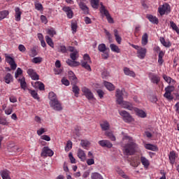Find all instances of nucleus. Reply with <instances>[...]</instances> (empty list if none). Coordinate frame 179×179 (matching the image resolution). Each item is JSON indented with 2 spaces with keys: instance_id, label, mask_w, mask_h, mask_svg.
<instances>
[{
  "instance_id": "b1692460",
  "label": "nucleus",
  "mask_w": 179,
  "mask_h": 179,
  "mask_svg": "<svg viewBox=\"0 0 179 179\" xmlns=\"http://www.w3.org/2000/svg\"><path fill=\"white\" fill-rule=\"evenodd\" d=\"M100 5H101V8H99L100 13H101V15H103L104 16H106V17H108V16H109L110 15V13L107 9H106V6H104V5H103L102 3H100Z\"/></svg>"
},
{
  "instance_id": "e433bc0d",
  "label": "nucleus",
  "mask_w": 179,
  "mask_h": 179,
  "mask_svg": "<svg viewBox=\"0 0 179 179\" xmlns=\"http://www.w3.org/2000/svg\"><path fill=\"white\" fill-rule=\"evenodd\" d=\"M113 31H114L115 40L117 44H121V42L122 41V38H121V36H120V35H118V30L114 29Z\"/></svg>"
},
{
  "instance_id": "6e6d98bb",
  "label": "nucleus",
  "mask_w": 179,
  "mask_h": 179,
  "mask_svg": "<svg viewBox=\"0 0 179 179\" xmlns=\"http://www.w3.org/2000/svg\"><path fill=\"white\" fill-rule=\"evenodd\" d=\"M71 149H72V141H67V143L66 145L65 150H66V152H69V150H71Z\"/></svg>"
},
{
  "instance_id": "f3484780",
  "label": "nucleus",
  "mask_w": 179,
  "mask_h": 179,
  "mask_svg": "<svg viewBox=\"0 0 179 179\" xmlns=\"http://www.w3.org/2000/svg\"><path fill=\"white\" fill-rule=\"evenodd\" d=\"M100 127L102 131H108L110 129V123L107 120H103L100 122Z\"/></svg>"
},
{
  "instance_id": "bf43d9fd",
  "label": "nucleus",
  "mask_w": 179,
  "mask_h": 179,
  "mask_svg": "<svg viewBox=\"0 0 179 179\" xmlns=\"http://www.w3.org/2000/svg\"><path fill=\"white\" fill-rule=\"evenodd\" d=\"M84 61L83 62H87V63H92V60L90 59V56L89 55L85 54L84 55Z\"/></svg>"
},
{
  "instance_id": "6e6552de",
  "label": "nucleus",
  "mask_w": 179,
  "mask_h": 179,
  "mask_svg": "<svg viewBox=\"0 0 179 179\" xmlns=\"http://www.w3.org/2000/svg\"><path fill=\"white\" fill-rule=\"evenodd\" d=\"M27 73H28L32 80H38V79H40V76H38V74H37L36 71L33 69H29L27 71Z\"/></svg>"
},
{
  "instance_id": "20e7f679",
  "label": "nucleus",
  "mask_w": 179,
  "mask_h": 179,
  "mask_svg": "<svg viewBox=\"0 0 179 179\" xmlns=\"http://www.w3.org/2000/svg\"><path fill=\"white\" fill-rule=\"evenodd\" d=\"M136 148V144L134 142H130L129 143H127L124 147V152L126 153V155H134L135 153V148Z\"/></svg>"
},
{
  "instance_id": "49530a36",
  "label": "nucleus",
  "mask_w": 179,
  "mask_h": 179,
  "mask_svg": "<svg viewBox=\"0 0 179 179\" xmlns=\"http://www.w3.org/2000/svg\"><path fill=\"white\" fill-rule=\"evenodd\" d=\"M29 93H30L31 96H32L35 99L39 100L40 98L38 97V94L35 90H28Z\"/></svg>"
},
{
  "instance_id": "09e8293b",
  "label": "nucleus",
  "mask_w": 179,
  "mask_h": 179,
  "mask_svg": "<svg viewBox=\"0 0 179 179\" xmlns=\"http://www.w3.org/2000/svg\"><path fill=\"white\" fill-rule=\"evenodd\" d=\"M146 17H148V20H150L151 23H155L157 24V19H156V17H154L152 15H147Z\"/></svg>"
},
{
  "instance_id": "aec40b11",
  "label": "nucleus",
  "mask_w": 179,
  "mask_h": 179,
  "mask_svg": "<svg viewBox=\"0 0 179 179\" xmlns=\"http://www.w3.org/2000/svg\"><path fill=\"white\" fill-rule=\"evenodd\" d=\"M148 43H149V35L148 33H145L141 38V45L145 47V45H148Z\"/></svg>"
},
{
  "instance_id": "0eeeda50",
  "label": "nucleus",
  "mask_w": 179,
  "mask_h": 179,
  "mask_svg": "<svg viewBox=\"0 0 179 179\" xmlns=\"http://www.w3.org/2000/svg\"><path fill=\"white\" fill-rule=\"evenodd\" d=\"M82 92L83 93H84V96H85V97L88 100H93V99H94V96L93 95V93L89 88L86 87H83L82 88Z\"/></svg>"
},
{
  "instance_id": "a878e982",
  "label": "nucleus",
  "mask_w": 179,
  "mask_h": 179,
  "mask_svg": "<svg viewBox=\"0 0 179 179\" xmlns=\"http://www.w3.org/2000/svg\"><path fill=\"white\" fill-rule=\"evenodd\" d=\"M141 162L145 169H149V166H150L149 159H146L145 157H141Z\"/></svg>"
},
{
  "instance_id": "69168bd1",
  "label": "nucleus",
  "mask_w": 179,
  "mask_h": 179,
  "mask_svg": "<svg viewBox=\"0 0 179 179\" xmlns=\"http://www.w3.org/2000/svg\"><path fill=\"white\" fill-rule=\"evenodd\" d=\"M62 85H64V86H69V85L71 84V83H69V80L66 78H63L62 79Z\"/></svg>"
},
{
  "instance_id": "7c9ffc66",
  "label": "nucleus",
  "mask_w": 179,
  "mask_h": 179,
  "mask_svg": "<svg viewBox=\"0 0 179 179\" xmlns=\"http://www.w3.org/2000/svg\"><path fill=\"white\" fill-rule=\"evenodd\" d=\"M105 136H107L108 139H110L113 142H115V136H114L113 131H106L105 132Z\"/></svg>"
},
{
  "instance_id": "423d86ee",
  "label": "nucleus",
  "mask_w": 179,
  "mask_h": 179,
  "mask_svg": "<svg viewBox=\"0 0 179 179\" xmlns=\"http://www.w3.org/2000/svg\"><path fill=\"white\" fill-rule=\"evenodd\" d=\"M119 114L125 122H132V116L126 110L119 111Z\"/></svg>"
},
{
  "instance_id": "cd10ccee",
  "label": "nucleus",
  "mask_w": 179,
  "mask_h": 179,
  "mask_svg": "<svg viewBox=\"0 0 179 179\" xmlns=\"http://www.w3.org/2000/svg\"><path fill=\"white\" fill-rule=\"evenodd\" d=\"M110 48L113 52H116L117 54H120L121 52V49L118 47V45L111 43L110 45Z\"/></svg>"
},
{
  "instance_id": "4be33fe9",
  "label": "nucleus",
  "mask_w": 179,
  "mask_h": 179,
  "mask_svg": "<svg viewBox=\"0 0 179 179\" xmlns=\"http://www.w3.org/2000/svg\"><path fill=\"white\" fill-rule=\"evenodd\" d=\"M15 17L16 22H20L21 20V16H22V11L20 10V8L19 7H16L15 8Z\"/></svg>"
},
{
  "instance_id": "9b49d317",
  "label": "nucleus",
  "mask_w": 179,
  "mask_h": 179,
  "mask_svg": "<svg viewBox=\"0 0 179 179\" xmlns=\"http://www.w3.org/2000/svg\"><path fill=\"white\" fill-rule=\"evenodd\" d=\"M41 156H49L50 157L54 156V151L48 147H44L41 152Z\"/></svg>"
},
{
  "instance_id": "79ce46f5",
  "label": "nucleus",
  "mask_w": 179,
  "mask_h": 179,
  "mask_svg": "<svg viewBox=\"0 0 179 179\" xmlns=\"http://www.w3.org/2000/svg\"><path fill=\"white\" fill-rule=\"evenodd\" d=\"M45 41L47 44H48L50 47H51L52 48H54V42L52 41V39L49 36H45Z\"/></svg>"
},
{
  "instance_id": "393cba45",
  "label": "nucleus",
  "mask_w": 179,
  "mask_h": 179,
  "mask_svg": "<svg viewBox=\"0 0 179 179\" xmlns=\"http://www.w3.org/2000/svg\"><path fill=\"white\" fill-rule=\"evenodd\" d=\"M124 73L127 75V76H131V78H135L136 74L133 71H131L128 67L124 68Z\"/></svg>"
},
{
  "instance_id": "1a4fd4ad",
  "label": "nucleus",
  "mask_w": 179,
  "mask_h": 179,
  "mask_svg": "<svg viewBox=\"0 0 179 179\" xmlns=\"http://www.w3.org/2000/svg\"><path fill=\"white\" fill-rule=\"evenodd\" d=\"M50 105L51 107H52L53 110H55L56 111H61V110H62V106L58 99L56 101H50Z\"/></svg>"
},
{
  "instance_id": "6ab92c4d",
  "label": "nucleus",
  "mask_w": 179,
  "mask_h": 179,
  "mask_svg": "<svg viewBox=\"0 0 179 179\" xmlns=\"http://www.w3.org/2000/svg\"><path fill=\"white\" fill-rule=\"evenodd\" d=\"M169 163L173 166L174 165V163H176V158L177 157V155H176V152L171 151L169 155Z\"/></svg>"
},
{
  "instance_id": "de8ad7c7",
  "label": "nucleus",
  "mask_w": 179,
  "mask_h": 179,
  "mask_svg": "<svg viewBox=\"0 0 179 179\" xmlns=\"http://www.w3.org/2000/svg\"><path fill=\"white\" fill-rule=\"evenodd\" d=\"M164 97L168 99L169 101H173V100L174 99V96H173L171 93H169V92H165L164 94Z\"/></svg>"
},
{
  "instance_id": "f704fd0d",
  "label": "nucleus",
  "mask_w": 179,
  "mask_h": 179,
  "mask_svg": "<svg viewBox=\"0 0 179 179\" xmlns=\"http://www.w3.org/2000/svg\"><path fill=\"white\" fill-rule=\"evenodd\" d=\"M71 72L72 75L69 76V79L71 82V85H76V83H78V78H76V76L72 71Z\"/></svg>"
},
{
  "instance_id": "a211bd4d",
  "label": "nucleus",
  "mask_w": 179,
  "mask_h": 179,
  "mask_svg": "<svg viewBox=\"0 0 179 179\" xmlns=\"http://www.w3.org/2000/svg\"><path fill=\"white\" fill-rule=\"evenodd\" d=\"M133 110L135 111L136 115L141 117V118L146 117V113H145V111H143V110H141L138 108H134Z\"/></svg>"
},
{
  "instance_id": "412c9836",
  "label": "nucleus",
  "mask_w": 179,
  "mask_h": 179,
  "mask_svg": "<svg viewBox=\"0 0 179 179\" xmlns=\"http://www.w3.org/2000/svg\"><path fill=\"white\" fill-rule=\"evenodd\" d=\"M159 41L166 48H170V47H171V42H170V41H166L164 37H160Z\"/></svg>"
},
{
  "instance_id": "39448f33",
  "label": "nucleus",
  "mask_w": 179,
  "mask_h": 179,
  "mask_svg": "<svg viewBox=\"0 0 179 179\" xmlns=\"http://www.w3.org/2000/svg\"><path fill=\"white\" fill-rule=\"evenodd\" d=\"M6 61L9 65L10 66V68L13 71H15L16 68H17V64H16V62H15V59H13L12 57L5 55Z\"/></svg>"
},
{
  "instance_id": "58836bf2",
  "label": "nucleus",
  "mask_w": 179,
  "mask_h": 179,
  "mask_svg": "<svg viewBox=\"0 0 179 179\" xmlns=\"http://www.w3.org/2000/svg\"><path fill=\"white\" fill-rule=\"evenodd\" d=\"M170 26L171 29L177 33V34H179V28L177 27V24L174 22L171 21Z\"/></svg>"
},
{
  "instance_id": "0e129e2a",
  "label": "nucleus",
  "mask_w": 179,
  "mask_h": 179,
  "mask_svg": "<svg viewBox=\"0 0 179 179\" xmlns=\"http://www.w3.org/2000/svg\"><path fill=\"white\" fill-rule=\"evenodd\" d=\"M96 93L99 97V99H103V97H104V92L102 90H96Z\"/></svg>"
},
{
  "instance_id": "72a5a7b5",
  "label": "nucleus",
  "mask_w": 179,
  "mask_h": 179,
  "mask_svg": "<svg viewBox=\"0 0 179 179\" xmlns=\"http://www.w3.org/2000/svg\"><path fill=\"white\" fill-rule=\"evenodd\" d=\"M80 145L82 146V148H83V149H87V148L90 146V141L87 140H81Z\"/></svg>"
},
{
  "instance_id": "f257e3e1",
  "label": "nucleus",
  "mask_w": 179,
  "mask_h": 179,
  "mask_svg": "<svg viewBox=\"0 0 179 179\" xmlns=\"http://www.w3.org/2000/svg\"><path fill=\"white\" fill-rule=\"evenodd\" d=\"M116 103L117 104H119L121 106L122 108H126L127 110H129L130 111L134 110V106H132V103L124 101V91L121 90L120 89L116 90Z\"/></svg>"
},
{
  "instance_id": "774afa93",
  "label": "nucleus",
  "mask_w": 179,
  "mask_h": 179,
  "mask_svg": "<svg viewBox=\"0 0 179 179\" xmlns=\"http://www.w3.org/2000/svg\"><path fill=\"white\" fill-rule=\"evenodd\" d=\"M59 52H62L63 54H65V52H66V47L64 45L59 46Z\"/></svg>"
},
{
  "instance_id": "a18cd8bd",
  "label": "nucleus",
  "mask_w": 179,
  "mask_h": 179,
  "mask_svg": "<svg viewBox=\"0 0 179 179\" xmlns=\"http://www.w3.org/2000/svg\"><path fill=\"white\" fill-rule=\"evenodd\" d=\"M163 78L165 80V82H166L167 83H176L175 80H173V78L166 75L163 76Z\"/></svg>"
},
{
  "instance_id": "8fccbe9b",
  "label": "nucleus",
  "mask_w": 179,
  "mask_h": 179,
  "mask_svg": "<svg viewBox=\"0 0 179 179\" xmlns=\"http://www.w3.org/2000/svg\"><path fill=\"white\" fill-rule=\"evenodd\" d=\"M33 64H41L43 62V57H36L32 59Z\"/></svg>"
},
{
  "instance_id": "e2e57ef3",
  "label": "nucleus",
  "mask_w": 179,
  "mask_h": 179,
  "mask_svg": "<svg viewBox=\"0 0 179 179\" xmlns=\"http://www.w3.org/2000/svg\"><path fill=\"white\" fill-rule=\"evenodd\" d=\"M22 73H23V71L22 70V69L17 68L15 73V78L17 79V78H19V76L22 75Z\"/></svg>"
},
{
  "instance_id": "7ed1b4c3",
  "label": "nucleus",
  "mask_w": 179,
  "mask_h": 179,
  "mask_svg": "<svg viewBox=\"0 0 179 179\" xmlns=\"http://www.w3.org/2000/svg\"><path fill=\"white\" fill-rule=\"evenodd\" d=\"M158 12L160 16H164V15H169L171 12V7L170 4L166 3L162 6H159L158 8Z\"/></svg>"
},
{
  "instance_id": "4c0bfd02",
  "label": "nucleus",
  "mask_w": 179,
  "mask_h": 179,
  "mask_svg": "<svg viewBox=\"0 0 179 179\" xmlns=\"http://www.w3.org/2000/svg\"><path fill=\"white\" fill-rule=\"evenodd\" d=\"M18 81L20 83L21 88L23 89V90H26V87H27V84L26 83V80L24 79V77L22 78H20Z\"/></svg>"
},
{
  "instance_id": "c9c22d12",
  "label": "nucleus",
  "mask_w": 179,
  "mask_h": 179,
  "mask_svg": "<svg viewBox=\"0 0 179 179\" xmlns=\"http://www.w3.org/2000/svg\"><path fill=\"white\" fill-rule=\"evenodd\" d=\"M72 91L75 94L76 97H78L79 96V92H80V89H79V87L76 85V84H74L72 87Z\"/></svg>"
},
{
  "instance_id": "4468645a",
  "label": "nucleus",
  "mask_w": 179,
  "mask_h": 179,
  "mask_svg": "<svg viewBox=\"0 0 179 179\" xmlns=\"http://www.w3.org/2000/svg\"><path fill=\"white\" fill-rule=\"evenodd\" d=\"M157 50L159 51L158 55V63L159 65H163V63L164 62V59H163V57H164L166 54V51L160 50V48L157 47Z\"/></svg>"
},
{
  "instance_id": "c85d7f7f",
  "label": "nucleus",
  "mask_w": 179,
  "mask_h": 179,
  "mask_svg": "<svg viewBox=\"0 0 179 179\" xmlns=\"http://www.w3.org/2000/svg\"><path fill=\"white\" fill-rule=\"evenodd\" d=\"M79 7L80 9L83 10L84 13H89V7L83 1L79 3Z\"/></svg>"
},
{
  "instance_id": "c03bdc74",
  "label": "nucleus",
  "mask_w": 179,
  "mask_h": 179,
  "mask_svg": "<svg viewBox=\"0 0 179 179\" xmlns=\"http://www.w3.org/2000/svg\"><path fill=\"white\" fill-rule=\"evenodd\" d=\"M90 63L81 62V66L83 68H85V69H87L89 72H91L92 68L90 67Z\"/></svg>"
},
{
  "instance_id": "37998d69",
  "label": "nucleus",
  "mask_w": 179,
  "mask_h": 179,
  "mask_svg": "<svg viewBox=\"0 0 179 179\" xmlns=\"http://www.w3.org/2000/svg\"><path fill=\"white\" fill-rule=\"evenodd\" d=\"M150 78L152 83H156L157 85V76L155 75V73H151L149 74Z\"/></svg>"
},
{
  "instance_id": "5fc2aeb1",
  "label": "nucleus",
  "mask_w": 179,
  "mask_h": 179,
  "mask_svg": "<svg viewBox=\"0 0 179 179\" xmlns=\"http://www.w3.org/2000/svg\"><path fill=\"white\" fill-rule=\"evenodd\" d=\"M49 99L50 100V101H55L56 100H58L57 99V95L55 94V93L51 92L49 93Z\"/></svg>"
},
{
  "instance_id": "603ef678",
  "label": "nucleus",
  "mask_w": 179,
  "mask_h": 179,
  "mask_svg": "<svg viewBox=\"0 0 179 179\" xmlns=\"http://www.w3.org/2000/svg\"><path fill=\"white\" fill-rule=\"evenodd\" d=\"M47 34L50 36V37H54V36L57 34V31L55 29H54V28H50L47 30Z\"/></svg>"
},
{
  "instance_id": "dca6fc26",
  "label": "nucleus",
  "mask_w": 179,
  "mask_h": 179,
  "mask_svg": "<svg viewBox=\"0 0 179 179\" xmlns=\"http://www.w3.org/2000/svg\"><path fill=\"white\" fill-rule=\"evenodd\" d=\"M147 50L145 48H140L138 51H137L138 57L140 59H143L146 57Z\"/></svg>"
},
{
  "instance_id": "f8f14e48",
  "label": "nucleus",
  "mask_w": 179,
  "mask_h": 179,
  "mask_svg": "<svg viewBox=\"0 0 179 179\" xmlns=\"http://www.w3.org/2000/svg\"><path fill=\"white\" fill-rule=\"evenodd\" d=\"M62 10L64 12H65V13H66L67 17L69 19H72V17H73V11L71 8V7H69V6H64L62 8Z\"/></svg>"
},
{
  "instance_id": "ea45409f",
  "label": "nucleus",
  "mask_w": 179,
  "mask_h": 179,
  "mask_svg": "<svg viewBox=\"0 0 179 179\" xmlns=\"http://www.w3.org/2000/svg\"><path fill=\"white\" fill-rule=\"evenodd\" d=\"M91 179H104V178H103V176H101L100 173L95 172L91 174Z\"/></svg>"
},
{
  "instance_id": "3c124183",
  "label": "nucleus",
  "mask_w": 179,
  "mask_h": 179,
  "mask_svg": "<svg viewBox=\"0 0 179 179\" xmlns=\"http://www.w3.org/2000/svg\"><path fill=\"white\" fill-rule=\"evenodd\" d=\"M176 90V87L173 85H169L165 88V93H173Z\"/></svg>"
},
{
  "instance_id": "5701e85b",
  "label": "nucleus",
  "mask_w": 179,
  "mask_h": 179,
  "mask_svg": "<svg viewBox=\"0 0 179 179\" xmlns=\"http://www.w3.org/2000/svg\"><path fill=\"white\" fill-rule=\"evenodd\" d=\"M103 85L105 87H106L107 90H109V92H113L115 90V86L110 82L104 81Z\"/></svg>"
},
{
  "instance_id": "bb28decb",
  "label": "nucleus",
  "mask_w": 179,
  "mask_h": 179,
  "mask_svg": "<svg viewBox=\"0 0 179 179\" xmlns=\"http://www.w3.org/2000/svg\"><path fill=\"white\" fill-rule=\"evenodd\" d=\"M78 157H79V159H80L82 162H85V160H86V154L85 153V151H83V150L78 149Z\"/></svg>"
},
{
  "instance_id": "a19ab883",
  "label": "nucleus",
  "mask_w": 179,
  "mask_h": 179,
  "mask_svg": "<svg viewBox=\"0 0 179 179\" xmlns=\"http://www.w3.org/2000/svg\"><path fill=\"white\" fill-rule=\"evenodd\" d=\"M91 6L94 9H97L99 8V3H100V0H91L90 1Z\"/></svg>"
},
{
  "instance_id": "052dcab7",
  "label": "nucleus",
  "mask_w": 179,
  "mask_h": 179,
  "mask_svg": "<svg viewBox=\"0 0 179 179\" xmlns=\"http://www.w3.org/2000/svg\"><path fill=\"white\" fill-rule=\"evenodd\" d=\"M38 53L37 52V50L36 48H32L31 49V53L29 54L30 57H36Z\"/></svg>"
},
{
  "instance_id": "4d7b16f0",
  "label": "nucleus",
  "mask_w": 179,
  "mask_h": 179,
  "mask_svg": "<svg viewBox=\"0 0 179 179\" xmlns=\"http://www.w3.org/2000/svg\"><path fill=\"white\" fill-rule=\"evenodd\" d=\"M145 149H148V150H156V146L152 145V144H145Z\"/></svg>"
},
{
  "instance_id": "13d9d810",
  "label": "nucleus",
  "mask_w": 179,
  "mask_h": 179,
  "mask_svg": "<svg viewBox=\"0 0 179 179\" xmlns=\"http://www.w3.org/2000/svg\"><path fill=\"white\" fill-rule=\"evenodd\" d=\"M69 157L72 164H75L76 163V159H75V157H73V155L72 154V152H69Z\"/></svg>"
},
{
  "instance_id": "864d4df0",
  "label": "nucleus",
  "mask_w": 179,
  "mask_h": 179,
  "mask_svg": "<svg viewBox=\"0 0 179 179\" xmlns=\"http://www.w3.org/2000/svg\"><path fill=\"white\" fill-rule=\"evenodd\" d=\"M9 15V12L8 10H3L0 12V20H2L6 17Z\"/></svg>"
},
{
  "instance_id": "473e14b6",
  "label": "nucleus",
  "mask_w": 179,
  "mask_h": 179,
  "mask_svg": "<svg viewBox=\"0 0 179 179\" xmlns=\"http://www.w3.org/2000/svg\"><path fill=\"white\" fill-rule=\"evenodd\" d=\"M1 176L3 179H10V172L8 170L2 171Z\"/></svg>"
},
{
  "instance_id": "680f3d73",
  "label": "nucleus",
  "mask_w": 179,
  "mask_h": 179,
  "mask_svg": "<svg viewBox=\"0 0 179 179\" xmlns=\"http://www.w3.org/2000/svg\"><path fill=\"white\" fill-rule=\"evenodd\" d=\"M0 125H9V123L8 122V120H6V118L1 117L0 118Z\"/></svg>"
},
{
  "instance_id": "2f4dec72",
  "label": "nucleus",
  "mask_w": 179,
  "mask_h": 179,
  "mask_svg": "<svg viewBox=\"0 0 179 179\" xmlns=\"http://www.w3.org/2000/svg\"><path fill=\"white\" fill-rule=\"evenodd\" d=\"M116 171H117V174L120 175L121 177H122V178L129 179V177L128 176H127L125 174V173H124V171H122V169H121L120 167H117L116 169Z\"/></svg>"
},
{
  "instance_id": "338daca9",
  "label": "nucleus",
  "mask_w": 179,
  "mask_h": 179,
  "mask_svg": "<svg viewBox=\"0 0 179 179\" xmlns=\"http://www.w3.org/2000/svg\"><path fill=\"white\" fill-rule=\"evenodd\" d=\"M35 9H36V10H43V4L40 3H36Z\"/></svg>"
},
{
  "instance_id": "ddd939ff",
  "label": "nucleus",
  "mask_w": 179,
  "mask_h": 179,
  "mask_svg": "<svg viewBox=\"0 0 179 179\" xmlns=\"http://www.w3.org/2000/svg\"><path fill=\"white\" fill-rule=\"evenodd\" d=\"M31 85H32L33 87H34L35 89H39V90H41V91L45 90V86L44 85V83H43L40 81L31 83Z\"/></svg>"
},
{
  "instance_id": "9d476101",
  "label": "nucleus",
  "mask_w": 179,
  "mask_h": 179,
  "mask_svg": "<svg viewBox=\"0 0 179 179\" xmlns=\"http://www.w3.org/2000/svg\"><path fill=\"white\" fill-rule=\"evenodd\" d=\"M98 143L101 148H107L108 149L113 148V143L108 140H101Z\"/></svg>"
},
{
  "instance_id": "2eb2a0df",
  "label": "nucleus",
  "mask_w": 179,
  "mask_h": 179,
  "mask_svg": "<svg viewBox=\"0 0 179 179\" xmlns=\"http://www.w3.org/2000/svg\"><path fill=\"white\" fill-rule=\"evenodd\" d=\"M3 82L7 85L12 83L13 82V76L10 73H7L3 77Z\"/></svg>"
},
{
  "instance_id": "c756f323",
  "label": "nucleus",
  "mask_w": 179,
  "mask_h": 179,
  "mask_svg": "<svg viewBox=\"0 0 179 179\" xmlns=\"http://www.w3.org/2000/svg\"><path fill=\"white\" fill-rule=\"evenodd\" d=\"M98 50L99 52H106L107 50L110 51V49L106 46V44L101 43L98 45Z\"/></svg>"
},
{
  "instance_id": "f03ea898",
  "label": "nucleus",
  "mask_w": 179,
  "mask_h": 179,
  "mask_svg": "<svg viewBox=\"0 0 179 179\" xmlns=\"http://www.w3.org/2000/svg\"><path fill=\"white\" fill-rule=\"evenodd\" d=\"M70 59H68L66 60V64L69 65V66H79L80 65V63L79 62H76V59L79 58V52L77 50H75L74 52L70 53Z\"/></svg>"
}]
</instances>
